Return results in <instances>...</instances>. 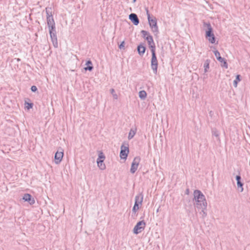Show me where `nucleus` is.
Instances as JSON below:
<instances>
[{
    "label": "nucleus",
    "instance_id": "obj_1",
    "mask_svg": "<svg viewBox=\"0 0 250 250\" xmlns=\"http://www.w3.org/2000/svg\"><path fill=\"white\" fill-rule=\"evenodd\" d=\"M47 22L49 28L50 37L55 47L57 46V39L55 32V23L52 15L47 13Z\"/></svg>",
    "mask_w": 250,
    "mask_h": 250
},
{
    "label": "nucleus",
    "instance_id": "obj_2",
    "mask_svg": "<svg viewBox=\"0 0 250 250\" xmlns=\"http://www.w3.org/2000/svg\"><path fill=\"white\" fill-rule=\"evenodd\" d=\"M194 196L196 201V205L198 208H204L207 207V203L205 196L200 190H195Z\"/></svg>",
    "mask_w": 250,
    "mask_h": 250
},
{
    "label": "nucleus",
    "instance_id": "obj_3",
    "mask_svg": "<svg viewBox=\"0 0 250 250\" xmlns=\"http://www.w3.org/2000/svg\"><path fill=\"white\" fill-rule=\"evenodd\" d=\"M205 26L207 27L208 30L206 32V37L211 43H214L215 38L214 34L212 32V28L210 23H206Z\"/></svg>",
    "mask_w": 250,
    "mask_h": 250
},
{
    "label": "nucleus",
    "instance_id": "obj_4",
    "mask_svg": "<svg viewBox=\"0 0 250 250\" xmlns=\"http://www.w3.org/2000/svg\"><path fill=\"white\" fill-rule=\"evenodd\" d=\"M142 33L146 40L147 41L149 47L151 51L155 50V45L152 37L149 35L147 32L143 30Z\"/></svg>",
    "mask_w": 250,
    "mask_h": 250
},
{
    "label": "nucleus",
    "instance_id": "obj_5",
    "mask_svg": "<svg viewBox=\"0 0 250 250\" xmlns=\"http://www.w3.org/2000/svg\"><path fill=\"white\" fill-rule=\"evenodd\" d=\"M105 157L104 153L99 151L98 154V158L97 160L98 167L102 170L105 169V165L104 164V161Z\"/></svg>",
    "mask_w": 250,
    "mask_h": 250
},
{
    "label": "nucleus",
    "instance_id": "obj_6",
    "mask_svg": "<svg viewBox=\"0 0 250 250\" xmlns=\"http://www.w3.org/2000/svg\"><path fill=\"white\" fill-rule=\"evenodd\" d=\"M146 226V223L144 221L138 222L133 229L134 233L137 234L142 232Z\"/></svg>",
    "mask_w": 250,
    "mask_h": 250
},
{
    "label": "nucleus",
    "instance_id": "obj_7",
    "mask_svg": "<svg viewBox=\"0 0 250 250\" xmlns=\"http://www.w3.org/2000/svg\"><path fill=\"white\" fill-rule=\"evenodd\" d=\"M152 58L151 60V66L155 74L157 72L158 61L156 58L155 50L151 51Z\"/></svg>",
    "mask_w": 250,
    "mask_h": 250
},
{
    "label": "nucleus",
    "instance_id": "obj_8",
    "mask_svg": "<svg viewBox=\"0 0 250 250\" xmlns=\"http://www.w3.org/2000/svg\"><path fill=\"white\" fill-rule=\"evenodd\" d=\"M147 19L149 24L153 31L158 32V28L157 25V20L155 18H151L148 12H147Z\"/></svg>",
    "mask_w": 250,
    "mask_h": 250
},
{
    "label": "nucleus",
    "instance_id": "obj_9",
    "mask_svg": "<svg viewBox=\"0 0 250 250\" xmlns=\"http://www.w3.org/2000/svg\"><path fill=\"white\" fill-rule=\"evenodd\" d=\"M143 196L142 195L137 196L135 197V203L133 208V211L136 212L140 208L143 201Z\"/></svg>",
    "mask_w": 250,
    "mask_h": 250
},
{
    "label": "nucleus",
    "instance_id": "obj_10",
    "mask_svg": "<svg viewBox=\"0 0 250 250\" xmlns=\"http://www.w3.org/2000/svg\"><path fill=\"white\" fill-rule=\"evenodd\" d=\"M141 161V159L140 157H135L134 158L131 167L130 168V171L132 173H134L135 172V171L137 170L138 167L139 166V165L140 164Z\"/></svg>",
    "mask_w": 250,
    "mask_h": 250
},
{
    "label": "nucleus",
    "instance_id": "obj_11",
    "mask_svg": "<svg viewBox=\"0 0 250 250\" xmlns=\"http://www.w3.org/2000/svg\"><path fill=\"white\" fill-rule=\"evenodd\" d=\"M129 153L128 146H122L120 152V158L123 159H126Z\"/></svg>",
    "mask_w": 250,
    "mask_h": 250
},
{
    "label": "nucleus",
    "instance_id": "obj_12",
    "mask_svg": "<svg viewBox=\"0 0 250 250\" xmlns=\"http://www.w3.org/2000/svg\"><path fill=\"white\" fill-rule=\"evenodd\" d=\"M63 156V150L58 151L55 153V162L56 164H59L62 160V159Z\"/></svg>",
    "mask_w": 250,
    "mask_h": 250
},
{
    "label": "nucleus",
    "instance_id": "obj_13",
    "mask_svg": "<svg viewBox=\"0 0 250 250\" xmlns=\"http://www.w3.org/2000/svg\"><path fill=\"white\" fill-rule=\"evenodd\" d=\"M23 200L29 202L31 205L35 203L34 199L32 198L31 195L29 194H25L23 197Z\"/></svg>",
    "mask_w": 250,
    "mask_h": 250
},
{
    "label": "nucleus",
    "instance_id": "obj_14",
    "mask_svg": "<svg viewBox=\"0 0 250 250\" xmlns=\"http://www.w3.org/2000/svg\"><path fill=\"white\" fill-rule=\"evenodd\" d=\"M129 19L136 25H138L139 22V19L135 14H131L129 15Z\"/></svg>",
    "mask_w": 250,
    "mask_h": 250
},
{
    "label": "nucleus",
    "instance_id": "obj_15",
    "mask_svg": "<svg viewBox=\"0 0 250 250\" xmlns=\"http://www.w3.org/2000/svg\"><path fill=\"white\" fill-rule=\"evenodd\" d=\"M138 51L140 55H143L146 51V48L145 46L142 45H140L138 46Z\"/></svg>",
    "mask_w": 250,
    "mask_h": 250
},
{
    "label": "nucleus",
    "instance_id": "obj_16",
    "mask_svg": "<svg viewBox=\"0 0 250 250\" xmlns=\"http://www.w3.org/2000/svg\"><path fill=\"white\" fill-rule=\"evenodd\" d=\"M236 180H237V185L238 187H240L241 188V191L243 190V184L240 182L241 177L240 176H236Z\"/></svg>",
    "mask_w": 250,
    "mask_h": 250
},
{
    "label": "nucleus",
    "instance_id": "obj_17",
    "mask_svg": "<svg viewBox=\"0 0 250 250\" xmlns=\"http://www.w3.org/2000/svg\"><path fill=\"white\" fill-rule=\"evenodd\" d=\"M86 65L87 66L84 68L85 70L91 71L93 69L92 63L90 61H88L86 63Z\"/></svg>",
    "mask_w": 250,
    "mask_h": 250
},
{
    "label": "nucleus",
    "instance_id": "obj_18",
    "mask_svg": "<svg viewBox=\"0 0 250 250\" xmlns=\"http://www.w3.org/2000/svg\"><path fill=\"white\" fill-rule=\"evenodd\" d=\"M217 60L219 61L220 62L223 63V66L225 67L226 68H228V64L226 61L224 60V59L222 58L221 57H219V58L217 59Z\"/></svg>",
    "mask_w": 250,
    "mask_h": 250
},
{
    "label": "nucleus",
    "instance_id": "obj_19",
    "mask_svg": "<svg viewBox=\"0 0 250 250\" xmlns=\"http://www.w3.org/2000/svg\"><path fill=\"white\" fill-rule=\"evenodd\" d=\"M139 95L141 99H145L146 96V93L145 91L142 90L140 91Z\"/></svg>",
    "mask_w": 250,
    "mask_h": 250
},
{
    "label": "nucleus",
    "instance_id": "obj_20",
    "mask_svg": "<svg viewBox=\"0 0 250 250\" xmlns=\"http://www.w3.org/2000/svg\"><path fill=\"white\" fill-rule=\"evenodd\" d=\"M240 76L239 75H237L236 76V79L234 81V86L236 87L237 86V83L239 82L240 81Z\"/></svg>",
    "mask_w": 250,
    "mask_h": 250
},
{
    "label": "nucleus",
    "instance_id": "obj_21",
    "mask_svg": "<svg viewBox=\"0 0 250 250\" xmlns=\"http://www.w3.org/2000/svg\"><path fill=\"white\" fill-rule=\"evenodd\" d=\"M135 131L132 129H131L130 130L129 134H128V139H130L132 138H133V136L135 135Z\"/></svg>",
    "mask_w": 250,
    "mask_h": 250
},
{
    "label": "nucleus",
    "instance_id": "obj_22",
    "mask_svg": "<svg viewBox=\"0 0 250 250\" xmlns=\"http://www.w3.org/2000/svg\"><path fill=\"white\" fill-rule=\"evenodd\" d=\"M25 107L27 109H30L31 108H32V107H33V104H30V103H25Z\"/></svg>",
    "mask_w": 250,
    "mask_h": 250
},
{
    "label": "nucleus",
    "instance_id": "obj_23",
    "mask_svg": "<svg viewBox=\"0 0 250 250\" xmlns=\"http://www.w3.org/2000/svg\"><path fill=\"white\" fill-rule=\"evenodd\" d=\"M214 55H215V57H216L217 59L218 58H219V57H221L220 54L218 51H217V50L215 51L214 52Z\"/></svg>",
    "mask_w": 250,
    "mask_h": 250
},
{
    "label": "nucleus",
    "instance_id": "obj_24",
    "mask_svg": "<svg viewBox=\"0 0 250 250\" xmlns=\"http://www.w3.org/2000/svg\"><path fill=\"white\" fill-rule=\"evenodd\" d=\"M31 89L33 92H36L37 90V88L36 86L33 85L31 86Z\"/></svg>",
    "mask_w": 250,
    "mask_h": 250
},
{
    "label": "nucleus",
    "instance_id": "obj_25",
    "mask_svg": "<svg viewBox=\"0 0 250 250\" xmlns=\"http://www.w3.org/2000/svg\"><path fill=\"white\" fill-rule=\"evenodd\" d=\"M125 47V42L123 41L121 43V44L119 45V48L120 49L121 48H124Z\"/></svg>",
    "mask_w": 250,
    "mask_h": 250
},
{
    "label": "nucleus",
    "instance_id": "obj_26",
    "mask_svg": "<svg viewBox=\"0 0 250 250\" xmlns=\"http://www.w3.org/2000/svg\"><path fill=\"white\" fill-rule=\"evenodd\" d=\"M113 96L115 99H117L118 98V96L117 94L114 93L113 94Z\"/></svg>",
    "mask_w": 250,
    "mask_h": 250
},
{
    "label": "nucleus",
    "instance_id": "obj_27",
    "mask_svg": "<svg viewBox=\"0 0 250 250\" xmlns=\"http://www.w3.org/2000/svg\"><path fill=\"white\" fill-rule=\"evenodd\" d=\"M110 91H111V93L112 94V95L113 94H114V93H115V91H114V90L113 89H111Z\"/></svg>",
    "mask_w": 250,
    "mask_h": 250
},
{
    "label": "nucleus",
    "instance_id": "obj_28",
    "mask_svg": "<svg viewBox=\"0 0 250 250\" xmlns=\"http://www.w3.org/2000/svg\"><path fill=\"white\" fill-rule=\"evenodd\" d=\"M208 67H209V64H207V65L206 66V68H208Z\"/></svg>",
    "mask_w": 250,
    "mask_h": 250
}]
</instances>
